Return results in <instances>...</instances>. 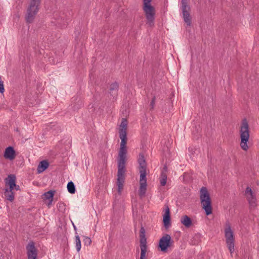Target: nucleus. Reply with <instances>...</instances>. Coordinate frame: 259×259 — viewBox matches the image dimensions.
Listing matches in <instances>:
<instances>
[{"instance_id":"1","label":"nucleus","mask_w":259,"mask_h":259,"mask_svg":"<svg viewBox=\"0 0 259 259\" xmlns=\"http://www.w3.org/2000/svg\"><path fill=\"white\" fill-rule=\"evenodd\" d=\"M5 188L4 194L5 198L12 202L14 200L15 190H20V186L16 184V179H4Z\"/></svg>"},{"instance_id":"2","label":"nucleus","mask_w":259,"mask_h":259,"mask_svg":"<svg viewBox=\"0 0 259 259\" xmlns=\"http://www.w3.org/2000/svg\"><path fill=\"white\" fill-rule=\"evenodd\" d=\"M200 198L202 207L205 210L206 215L211 214L212 212L211 200L206 187H202L201 188Z\"/></svg>"},{"instance_id":"3","label":"nucleus","mask_w":259,"mask_h":259,"mask_svg":"<svg viewBox=\"0 0 259 259\" xmlns=\"http://www.w3.org/2000/svg\"><path fill=\"white\" fill-rule=\"evenodd\" d=\"M240 136V146L244 150L248 149L247 142L249 138V130L248 123L246 118L242 119L239 129Z\"/></svg>"},{"instance_id":"4","label":"nucleus","mask_w":259,"mask_h":259,"mask_svg":"<svg viewBox=\"0 0 259 259\" xmlns=\"http://www.w3.org/2000/svg\"><path fill=\"white\" fill-rule=\"evenodd\" d=\"M151 0H143V9L147 19V23L150 26L154 25L155 19V10L151 5Z\"/></svg>"},{"instance_id":"5","label":"nucleus","mask_w":259,"mask_h":259,"mask_svg":"<svg viewBox=\"0 0 259 259\" xmlns=\"http://www.w3.org/2000/svg\"><path fill=\"white\" fill-rule=\"evenodd\" d=\"M41 0H30L29 5L27 9L26 20L27 22L31 23L37 14Z\"/></svg>"},{"instance_id":"6","label":"nucleus","mask_w":259,"mask_h":259,"mask_svg":"<svg viewBox=\"0 0 259 259\" xmlns=\"http://www.w3.org/2000/svg\"><path fill=\"white\" fill-rule=\"evenodd\" d=\"M127 149H119L118 157V178H123L125 171V166Z\"/></svg>"},{"instance_id":"7","label":"nucleus","mask_w":259,"mask_h":259,"mask_svg":"<svg viewBox=\"0 0 259 259\" xmlns=\"http://www.w3.org/2000/svg\"><path fill=\"white\" fill-rule=\"evenodd\" d=\"M127 121L125 118H122L119 130V138L121 139L120 149H127Z\"/></svg>"},{"instance_id":"8","label":"nucleus","mask_w":259,"mask_h":259,"mask_svg":"<svg viewBox=\"0 0 259 259\" xmlns=\"http://www.w3.org/2000/svg\"><path fill=\"white\" fill-rule=\"evenodd\" d=\"M137 162L138 164V169L140 174V178H146V177L149 173V170L147 168L146 158L143 153L139 154L138 157Z\"/></svg>"},{"instance_id":"9","label":"nucleus","mask_w":259,"mask_h":259,"mask_svg":"<svg viewBox=\"0 0 259 259\" xmlns=\"http://www.w3.org/2000/svg\"><path fill=\"white\" fill-rule=\"evenodd\" d=\"M174 243L170 235L165 234L159 240L158 244V250L162 252H166L168 249Z\"/></svg>"},{"instance_id":"10","label":"nucleus","mask_w":259,"mask_h":259,"mask_svg":"<svg viewBox=\"0 0 259 259\" xmlns=\"http://www.w3.org/2000/svg\"><path fill=\"white\" fill-rule=\"evenodd\" d=\"M140 247L141 249L140 259H147L146 257V253L147 251V242L145 237V230L144 228L141 226L140 230Z\"/></svg>"},{"instance_id":"11","label":"nucleus","mask_w":259,"mask_h":259,"mask_svg":"<svg viewBox=\"0 0 259 259\" xmlns=\"http://www.w3.org/2000/svg\"><path fill=\"white\" fill-rule=\"evenodd\" d=\"M225 234L227 246L230 252L232 253L234 251V238L233 233L229 225L228 228L225 229Z\"/></svg>"},{"instance_id":"12","label":"nucleus","mask_w":259,"mask_h":259,"mask_svg":"<svg viewBox=\"0 0 259 259\" xmlns=\"http://www.w3.org/2000/svg\"><path fill=\"white\" fill-rule=\"evenodd\" d=\"M182 9L184 21L188 26L191 24V18L190 15V8L187 5V0H182Z\"/></svg>"},{"instance_id":"13","label":"nucleus","mask_w":259,"mask_h":259,"mask_svg":"<svg viewBox=\"0 0 259 259\" xmlns=\"http://www.w3.org/2000/svg\"><path fill=\"white\" fill-rule=\"evenodd\" d=\"M28 259H37V249L33 241H30L26 246Z\"/></svg>"},{"instance_id":"14","label":"nucleus","mask_w":259,"mask_h":259,"mask_svg":"<svg viewBox=\"0 0 259 259\" xmlns=\"http://www.w3.org/2000/svg\"><path fill=\"white\" fill-rule=\"evenodd\" d=\"M245 195L247 198L249 204L250 206L254 207L255 206L256 198L255 195L251 190V188L247 186L245 191Z\"/></svg>"},{"instance_id":"15","label":"nucleus","mask_w":259,"mask_h":259,"mask_svg":"<svg viewBox=\"0 0 259 259\" xmlns=\"http://www.w3.org/2000/svg\"><path fill=\"white\" fill-rule=\"evenodd\" d=\"M163 225L166 229L170 227V210L167 205H165L164 213L163 215Z\"/></svg>"},{"instance_id":"16","label":"nucleus","mask_w":259,"mask_h":259,"mask_svg":"<svg viewBox=\"0 0 259 259\" xmlns=\"http://www.w3.org/2000/svg\"><path fill=\"white\" fill-rule=\"evenodd\" d=\"M147 179H140V187L138 191L139 195L141 198L145 196L147 190Z\"/></svg>"},{"instance_id":"17","label":"nucleus","mask_w":259,"mask_h":259,"mask_svg":"<svg viewBox=\"0 0 259 259\" xmlns=\"http://www.w3.org/2000/svg\"><path fill=\"white\" fill-rule=\"evenodd\" d=\"M4 157L9 160H13L15 158V151L12 147H9L6 149Z\"/></svg>"},{"instance_id":"18","label":"nucleus","mask_w":259,"mask_h":259,"mask_svg":"<svg viewBox=\"0 0 259 259\" xmlns=\"http://www.w3.org/2000/svg\"><path fill=\"white\" fill-rule=\"evenodd\" d=\"M181 223L186 228H189L192 225V219L187 215L182 217L181 219Z\"/></svg>"},{"instance_id":"19","label":"nucleus","mask_w":259,"mask_h":259,"mask_svg":"<svg viewBox=\"0 0 259 259\" xmlns=\"http://www.w3.org/2000/svg\"><path fill=\"white\" fill-rule=\"evenodd\" d=\"M49 163L47 160H42L39 162L37 166L38 173H41L45 171L49 166Z\"/></svg>"},{"instance_id":"20","label":"nucleus","mask_w":259,"mask_h":259,"mask_svg":"<svg viewBox=\"0 0 259 259\" xmlns=\"http://www.w3.org/2000/svg\"><path fill=\"white\" fill-rule=\"evenodd\" d=\"M55 192V191H53V190H50V191L45 193L43 195L44 196V198L45 199L49 200V202L48 203V206L50 205L53 201Z\"/></svg>"},{"instance_id":"21","label":"nucleus","mask_w":259,"mask_h":259,"mask_svg":"<svg viewBox=\"0 0 259 259\" xmlns=\"http://www.w3.org/2000/svg\"><path fill=\"white\" fill-rule=\"evenodd\" d=\"M49 130H52L57 133L61 131V127L56 122H51L48 125Z\"/></svg>"},{"instance_id":"22","label":"nucleus","mask_w":259,"mask_h":259,"mask_svg":"<svg viewBox=\"0 0 259 259\" xmlns=\"http://www.w3.org/2000/svg\"><path fill=\"white\" fill-rule=\"evenodd\" d=\"M125 179H117L116 185L118 187L117 191L119 194H121L125 183Z\"/></svg>"},{"instance_id":"23","label":"nucleus","mask_w":259,"mask_h":259,"mask_svg":"<svg viewBox=\"0 0 259 259\" xmlns=\"http://www.w3.org/2000/svg\"><path fill=\"white\" fill-rule=\"evenodd\" d=\"M118 89V84L116 82L112 83L110 87V93L112 95L116 94Z\"/></svg>"},{"instance_id":"24","label":"nucleus","mask_w":259,"mask_h":259,"mask_svg":"<svg viewBox=\"0 0 259 259\" xmlns=\"http://www.w3.org/2000/svg\"><path fill=\"white\" fill-rule=\"evenodd\" d=\"M67 188L68 190V191L70 194H74L76 191L75 185L73 182L70 181L68 183L67 185Z\"/></svg>"},{"instance_id":"25","label":"nucleus","mask_w":259,"mask_h":259,"mask_svg":"<svg viewBox=\"0 0 259 259\" xmlns=\"http://www.w3.org/2000/svg\"><path fill=\"white\" fill-rule=\"evenodd\" d=\"M76 247L77 252H79L81 248V241L78 235L75 236Z\"/></svg>"},{"instance_id":"26","label":"nucleus","mask_w":259,"mask_h":259,"mask_svg":"<svg viewBox=\"0 0 259 259\" xmlns=\"http://www.w3.org/2000/svg\"><path fill=\"white\" fill-rule=\"evenodd\" d=\"M167 168L166 165H164L161 173V178H167L168 175Z\"/></svg>"},{"instance_id":"27","label":"nucleus","mask_w":259,"mask_h":259,"mask_svg":"<svg viewBox=\"0 0 259 259\" xmlns=\"http://www.w3.org/2000/svg\"><path fill=\"white\" fill-rule=\"evenodd\" d=\"M84 244L85 245H90L91 244L92 240L90 237H85L83 240Z\"/></svg>"},{"instance_id":"28","label":"nucleus","mask_w":259,"mask_h":259,"mask_svg":"<svg viewBox=\"0 0 259 259\" xmlns=\"http://www.w3.org/2000/svg\"><path fill=\"white\" fill-rule=\"evenodd\" d=\"M4 91L5 89L3 81L0 79V93H3L4 92Z\"/></svg>"},{"instance_id":"29","label":"nucleus","mask_w":259,"mask_h":259,"mask_svg":"<svg viewBox=\"0 0 259 259\" xmlns=\"http://www.w3.org/2000/svg\"><path fill=\"white\" fill-rule=\"evenodd\" d=\"M166 180L167 179H160V185L164 186L166 184Z\"/></svg>"},{"instance_id":"30","label":"nucleus","mask_w":259,"mask_h":259,"mask_svg":"<svg viewBox=\"0 0 259 259\" xmlns=\"http://www.w3.org/2000/svg\"><path fill=\"white\" fill-rule=\"evenodd\" d=\"M193 176L192 174L190 175L189 174L185 173L184 176V178H192Z\"/></svg>"},{"instance_id":"31","label":"nucleus","mask_w":259,"mask_h":259,"mask_svg":"<svg viewBox=\"0 0 259 259\" xmlns=\"http://www.w3.org/2000/svg\"><path fill=\"white\" fill-rule=\"evenodd\" d=\"M10 178V179H12V178H16V176L15 175H13V174H11V175H9L8 176V178Z\"/></svg>"},{"instance_id":"32","label":"nucleus","mask_w":259,"mask_h":259,"mask_svg":"<svg viewBox=\"0 0 259 259\" xmlns=\"http://www.w3.org/2000/svg\"><path fill=\"white\" fill-rule=\"evenodd\" d=\"M154 102H155V98H153V99L152 100V101L150 103V105L151 106L152 108L153 107V106H154Z\"/></svg>"},{"instance_id":"33","label":"nucleus","mask_w":259,"mask_h":259,"mask_svg":"<svg viewBox=\"0 0 259 259\" xmlns=\"http://www.w3.org/2000/svg\"><path fill=\"white\" fill-rule=\"evenodd\" d=\"M199 237H200L199 235H195L194 238H199Z\"/></svg>"},{"instance_id":"34","label":"nucleus","mask_w":259,"mask_h":259,"mask_svg":"<svg viewBox=\"0 0 259 259\" xmlns=\"http://www.w3.org/2000/svg\"><path fill=\"white\" fill-rule=\"evenodd\" d=\"M192 150H193L192 148H189V151H191Z\"/></svg>"},{"instance_id":"35","label":"nucleus","mask_w":259,"mask_h":259,"mask_svg":"<svg viewBox=\"0 0 259 259\" xmlns=\"http://www.w3.org/2000/svg\"><path fill=\"white\" fill-rule=\"evenodd\" d=\"M257 185H259V182H257Z\"/></svg>"}]
</instances>
